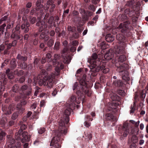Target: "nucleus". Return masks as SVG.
I'll return each mask as SVG.
<instances>
[{"label": "nucleus", "instance_id": "4be33fe9", "mask_svg": "<svg viewBox=\"0 0 148 148\" xmlns=\"http://www.w3.org/2000/svg\"><path fill=\"white\" fill-rule=\"evenodd\" d=\"M116 39L121 41V42L123 41L124 40L123 36L121 34H118L116 36Z\"/></svg>", "mask_w": 148, "mask_h": 148}, {"label": "nucleus", "instance_id": "e433bc0d", "mask_svg": "<svg viewBox=\"0 0 148 148\" xmlns=\"http://www.w3.org/2000/svg\"><path fill=\"white\" fill-rule=\"evenodd\" d=\"M60 44V42H59L57 41L56 42L54 46L55 49L56 50L58 49L59 48Z\"/></svg>", "mask_w": 148, "mask_h": 148}, {"label": "nucleus", "instance_id": "6ab92c4d", "mask_svg": "<svg viewBox=\"0 0 148 148\" xmlns=\"http://www.w3.org/2000/svg\"><path fill=\"white\" fill-rule=\"evenodd\" d=\"M106 119L108 120H112L114 121H116V119L114 116L112 114H107L106 115Z\"/></svg>", "mask_w": 148, "mask_h": 148}, {"label": "nucleus", "instance_id": "1a4fd4ad", "mask_svg": "<svg viewBox=\"0 0 148 148\" xmlns=\"http://www.w3.org/2000/svg\"><path fill=\"white\" fill-rule=\"evenodd\" d=\"M21 90L26 95H31L32 88L30 87H27L26 85H24L21 87Z\"/></svg>", "mask_w": 148, "mask_h": 148}, {"label": "nucleus", "instance_id": "2eb2a0df", "mask_svg": "<svg viewBox=\"0 0 148 148\" xmlns=\"http://www.w3.org/2000/svg\"><path fill=\"white\" fill-rule=\"evenodd\" d=\"M123 85V82L121 80H114L113 83V85L115 86H122Z\"/></svg>", "mask_w": 148, "mask_h": 148}, {"label": "nucleus", "instance_id": "09e8293b", "mask_svg": "<svg viewBox=\"0 0 148 148\" xmlns=\"http://www.w3.org/2000/svg\"><path fill=\"white\" fill-rule=\"evenodd\" d=\"M35 89L36 90L34 92V95L36 96H37L38 93L39 92V90L40 89V88H39L38 87H36Z\"/></svg>", "mask_w": 148, "mask_h": 148}, {"label": "nucleus", "instance_id": "c85d7f7f", "mask_svg": "<svg viewBox=\"0 0 148 148\" xmlns=\"http://www.w3.org/2000/svg\"><path fill=\"white\" fill-rule=\"evenodd\" d=\"M92 58L93 59V60H91L90 61V64H92L91 63L92 62H95V60L97 59V55L95 53H94L92 54Z\"/></svg>", "mask_w": 148, "mask_h": 148}, {"label": "nucleus", "instance_id": "4d7b16f0", "mask_svg": "<svg viewBox=\"0 0 148 148\" xmlns=\"http://www.w3.org/2000/svg\"><path fill=\"white\" fill-rule=\"evenodd\" d=\"M14 23V22H12V25L10 24H8L6 27V28L7 29H10L11 27H12L13 24Z\"/></svg>", "mask_w": 148, "mask_h": 148}, {"label": "nucleus", "instance_id": "6e6d98bb", "mask_svg": "<svg viewBox=\"0 0 148 148\" xmlns=\"http://www.w3.org/2000/svg\"><path fill=\"white\" fill-rule=\"evenodd\" d=\"M6 24L5 23H3L2 25L1 26V27L0 29V31H3V30L4 29V27L6 26Z\"/></svg>", "mask_w": 148, "mask_h": 148}, {"label": "nucleus", "instance_id": "13d9d810", "mask_svg": "<svg viewBox=\"0 0 148 148\" xmlns=\"http://www.w3.org/2000/svg\"><path fill=\"white\" fill-rule=\"evenodd\" d=\"M57 91L55 89L53 92L52 94L53 96H55L57 94Z\"/></svg>", "mask_w": 148, "mask_h": 148}, {"label": "nucleus", "instance_id": "864d4df0", "mask_svg": "<svg viewBox=\"0 0 148 148\" xmlns=\"http://www.w3.org/2000/svg\"><path fill=\"white\" fill-rule=\"evenodd\" d=\"M78 42L76 40L73 41L72 43V45L74 46L78 45Z\"/></svg>", "mask_w": 148, "mask_h": 148}, {"label": "nucleus", "instance_id": "c03bdc74", "mask_svg": "<svg viewBox=\"0 0 148 148\" xmlns=\"http://www.w3.org/2000/svg\"><path fill=\"white\" fill-rule=\"evenodd\" d=\"M7 75L8 78L10 79H12L14 78V75L13 73L11 72L8 73Z\"/></svg>", "mask_w": 148, "mask_h": 148}, {"label": "nucleus", "instance_id": "bb28decb", "mask_svg": "<svg viewBox=\"0 0 148 148\" xmlns=\"http://www.w3.org/2000/svg\"><path fill=\"white\" fill-rule=\"evenodd\" d=\"M79 14L78 12L76 11H74L73 12V15L74 16H75V18L76 19H75V21H77V20H79V17L78 16V15Z\"/></svg>", "mask_w": 148, "mask_h": 148}, {"label": "nucleus", "instance_id": "37998d69", "mask_svg": "<svg viewBox=\"0 0 148 148\" xmlns=\"http://www.w3.org/2000/svg\"><path fill=\"white\" fill-rule=\"evenodd\" d=\"M29 140V139L28 138L27 136H26L23 137L22 140V142L23 143H24L25 141H28Z\"/></svg>", "mask_w": 148, "mask_h": 148}, {"label": "nucleus", "instance_id": "c9c22d12", "mask_svg": "<svg viewBox=\"0 0 148 148\" xmlns=\"http://www.w3.org/2000/svg\"><path fill=\"white\" fill-rule=\"evenodd\" d=\"M18 87L16 85H14L12 89V91L14 92H16L18 90Z\"/></svg>", "mask_w": 148, "mask_h": 148}, {"label": "nucleus", "instance_id": "5701e85b", "mask_svg": "<svg viewBox=\"0 0 148 148\" xmlns=\"http://www.w3.org/2000/svg\"><path fill=\"white\" fill-rule=\"evenodd\" d=\"M5 136V133L1 130H0V140H3Z\"/></svg>", "mask_w": 148, "mask_h": 148}, {"label": "nucleus", "instance_id": "cd10ccee", "mask_svg": "<svg viewBox=\"0 0 148 148\" xmlns=\"http://www.w3.org/2000/svg\"><path fill=\"white\" fill-rule=\"evenodd\" d=\"M18 65L22 69H25L27 66V64L24 62H23V63H19Z\"/></svg>", "mask_w": 148, "mask_h": 148}, {"label": "nucleus", "instance_id": "49530a36", "mask_svg": "<svg viewBox=\"0 0 148 148\" xmlns=\"http://www.w3.org/2000/svg\"><path fill=\"white\" fill-rule=\"evenodd\" d=\"M46 56L47 58H48L49 59L48 61L50 62L51 60V59H50V58L51 57V54L50 53H47L46 54Z\"/></svg>", "mask_w": 148, "mask_h": 148}, {"label": "nucleus", "instance_id": "bf43d9fd", "mask_svg": "<svg viewBox=\"0 0 148 148\" xmlns=\"http://www.w3.org/2000/svg\"><path fill=\"white\" fill-rule=\"evenodd\" d=\"M45 104V102L44 100H42L40 102V107H43Z\"/></svg>", "mask_w": 148, "mask_h": 148}, {"label": "nucleus", "instance_id": "0eeeda50", "mask_svg": "<svg viewBox=\"0 0 148 148\" xmlns=\"http://www.w3.org/2000/svg\"><path fill=\"white\" fill-rule=\"evenodd\" d=\"M21 105L18 104L16 107L17 110L18 111L19 114H22L23 113L25 110V108L23 106V105H25L27 103V102L24 99L21 101Z\"/></svg>", "mask_w": 148, "mask_h": 148}, {"label": "nucleus", "instance_id": "39448f33", "mask_svg": "<svg viewBox=\"0 0 148 148\" xmlns=\"http://www.w3.org/2000/svg\"><path fill=\"white\" fill-rule=\"evenodd\" d=\"M20 28L19 27H16L15 30H13L12 31V34H11L10 37L11 38H14L15 40L12 42V45L13 46H15L16 43V40H18L20 38V36L18 35L20 34V32L19 31Z\"/></svg>", "mask_w": 148, "mask_h": 148}, {"label": "nucleus", "instance_id": "4468645a", "mask_svg": "<svg viewBox=\"0 0 148 148\" xmlns=\"http://www.w3.org/2000/svg\"><path fill=\"white\" fill-rule=\"evenodd\" d=\"M52 63L53 65L57 64V66L55 68V74L56 75H58L60 74V69L59 68V66H58L59 65V63L57 62V60L56 59H54L52 60Z\"/></svg>", "mask_w": 148, "mask_h": 148}, {"label": "nucleus", "instance_id": "9d476101", "mask_svg": "<svg viewBox=\"0 0 148 148\" xmlns=\"http://www.w3.org/2000/svg\"><path fill=\"white\" fill-rule=\"evenodd\" d=\"M113 51L116 55L125 52V48L123 47L115 46L113 49Z\"/></svg>", "mask_w": 148, "mask_h": 148}, {"label": "nucleus", "instance_id": "ea45409f", "mask_svg": "<svg viewBox=\"0 0 148 148\" xmlns=\"http://www.w3.org/2000/svg\"><path fill=\"white\" fill-rule=\"evenodd\" d=\"M8 41H6L5 42L4 44L5 45H7V49H9L11 47V46H12V44L10 43H9L8 44Z\"/></svg>", "mask_w": 148, "mask_h": 148}, {"label": "nucleus", "instance_id": "dca6fc26", "mask_svg": "<svg viewBox=\"0 0 148 148\" xmlns=\"http://www.w3.org/2000/svg\"><path fill=\"white\" fill-rule=\"evenodd\" d=\"M51 3L50 2H47V5L46 6V7L47 9H48L49 8L50 9V12H51L53 11V9H54L55 7V6L54 4H53L51 3Z\"/></svg>", "mask_w": 148, "mask_h": 148}, {"label": "nucleus", "instance_id": "8fccbe9b", "mask_svg": "<svg viewBox=\"0 0 148 148\" xmlns=\"http://www.w3.org/2000/svg\"><path fill=\"white\" fill-rule=\"evenodd\" d=\"M129 133V131L128 130H126L125 131L123 134V136L125 137H126L128 134Z\"/></svg>", "mask_w": 148, "mask_h": 148}, {"label": "nucleus", "instance_id": "a878e982", "mask_svg": "<svg viewBox=\"0 0 148 148\" xmlns=\"http://www.w3.org/2000/svg\"><path fill=\"white\" fill-rule=\"evenodd\" d=\"M93 120V119L90 118V116L88 114L85 115L84 118L85 121H92Z\"/></svg>", "mask_w": 148, "mask_h": 148}, {"label": "nucleus", "instance_id": "0e129e2a", "mask_svg": "<svg viewBox=\"0 0 148 148\" xmlns=\"http://www.w3.org/2000/svg\"><path fill=\"white\" fill-rule=\"evenodd\" d=\"M76 48L74 47H72L70 49L71 51L72 52H74L76 51Z\"/></svg>", "mask_w": 148, "mask_h": 148}, {"label": "nucleus", "instance_id": "72a5a7b5", "mask_svg": "<svg viewBox=\"0 0 148 148\" xmlns=\"http://www.w3.org/2000/svg\"><path fill=\"white\" fill-rule=\"evenodd\" d=\"M111 104L110 106V108L112 109H115L116 107V104L115 102H113L112 103H111Z\"/></svg>", "mask_w": 148, "mask_h": 148}, {"label": "nucleus", "instance_id": "20e7f679", "mask_svg": "<svg viewBox=\"0 0 148 148\" xmlns=\"http://www.w3.org/2000/svg\"><path fill=\"white\" fill-rule=\"evenodd\" d=\"M66 133V132L65 134L62 133L59 129V130L57 131L56 133L57 136L53 138L50 143V145L51 147V148H60L61 145L60 142V137L62 134H65Z\"/></svg>", "mask_w": 148, "mask_h": 148}, {"label": "nucleus", "instance_id": "603ef678", "mask_svg": "<svg viewBox=\"0 0 148 148\" xmlns=\"http://www.w3.org/2000/svg\"><path fill=\"white\" fill-rule=\"evenodd\" d=\"M26 126L25 125L23 124L21 125L20 126L21 129L22 130H25L26 128Z\"/></svg>", "mask_w": 148, "mask_h": 148}, {"label": "nucleus", "instance_id": "aec40b11", "mask_svg": "<svg viewBox=\"0 0 148 148\" xmlns=\"http://www.w3.org/2000/svg\"><path fill=\"white\" fill-rule=\"evenodd\" d=\"M29 24L28 23L26 24V25L25 24H23L21 25V28L22 29H25L24 32L26 33L29 30L28 27H29Z\"/></svg>", "mask_w": 148, "mask_h": 148}, {"label": "nucleus", "instance_id": "6e6552de", "mask_svg": "<svg viewBox=\"0 0 148 148\" xmlns=\"http://www.w3.org/2000/svg\"><path fill=\"white\" fill-rule=\"evenodd\" d=\"M100 62L99 60H97L95 62H94L93 64H91V66L93 70L96 72H98L100 70H102V66H99Z\"/></svg>", "mask_w": 148, "mask_h": 148}, {"label": "nucleus", "instance_id": "2f4dec72", "mask_svg": "<svg viewBox=\"0 0 148 148\" xmlns=\"http://www.w3.org/2000/svg\"><path fill=\"white\" fill-rule=\"evenodd\" d=\"M118 98V96L115 94H113L111 96V98L113 101L117 100Z\"/></svg>", "mask_w": 148, "mask_h": 148}, {"label": "nucleus", "instance_id": "f8f14e48", "mask_svg": "<svg viewBox=\"0 0 148 148\" xmlns=\"http://www.w3.org/2000/svg\"><path fill=\"white\" fill-rule=\"evenodd\" d=\"M36 25L39 26V31L42 32L44 29L47 27V25L43 21H39L36 23Z\"/></svg>", "mask_w": 148, "mask_h": 148}, {"label": "nucleus", "instance_id": "7c9ffc66", "mask_svg": "<svg viewBox=\"0 0 148 148\" xmlns=\"http://www.w3.org/2000/svg\"><path fill=\"white\" fill-rule=\"evenodd\" d=\"M45 131V128L44 127L40 128L38 129V133L39 134H42Z\"/></svg>", "mask_w": 148, "mask_h": 148}, {"label": "nucleus", "instance_id": "a211bd4d", "mask_svg": "<svg viewBox=\"0 0 148 148\" xmlns=\"http://www.w3.org/2000/svg\"><path fill=\"white\" fill-rule=\"evenodd\" d=\"M47 124L48 125H50V126L54 124V118L53 117H52V116L49 117L47 121Z\"/></svg>", "mask_w": 148, "mask_h": 148}, {"label": "nucleus", "instance_id": "9b49d317", "mask_svg": "<svg viewBox=\"0 0 148 148\" xmlns=\"http://www.w3.org/2000/svg\"><path fill=\"white\" fill-rule=\"evenodd\" d=\"M128 25L126 22H124L121 24L119 27L117 28L121 32L124 33L127 29Z\"/></svg>", "mask_w": 148, "mask_h": 148}, {"label": "nucleus", "instance_id": "7ed1b4c3", "mask_svg": "<svg viewBox=\"0 0 148 148\" xmlns=\"http://www.w3.org/2000/svg\"><path fill=\"white\" fill-rule=\"evenodd\" d=\"M55 78V74L52 73L47 77H44L43 79H40L39 81L38 84L40 86L47 85L48 88H50L53 86Z\"/></svg>", "mask_w": 148, "mask_h": 148}, {"label": "nucleus", "instance_id": "58836bf2", "mask_svg": "<svg viewBox=\"0 0 148 148\" xmlns=\"http://www.w3.org/2000/svg\"><path fill=\"white\" fill-rule=\"evenodd\" d=\"M18 114L17 112L14 113L12 115V119L13 120L16 119L18 116Z\"/></svg>", "mask_w": 148, "mask_h": 148}, {"label": "nucleus", "instance_id": "412c9836", "mask_svg": "<svg viewBox=\"0 0 148 148\" xmlns=\"http://www.w3.org/2000/svg\"><path fill=\"white\" fill-rule=\"evenodd\" d=\"M118 59L119 62H122L126 60V57L125 56L122 55L120 56Z\"/></svg>", "mask_w": 148, "mask_h": 148}, {"label": "nucleus", "instance_id": "de8ad7c7", "mask_svg": "<svg viewBox=\"0 0 148 148\" xmlns=\"http://www.w3.org/2000/svg\"><path fill=\"white\" fill-rule=\"evenodd\" d=\"M30 21L31 23L32 24H33L35 22V21H36V18L34 17L32 18H31Z\"/></svg>", "mask_w": 148, "mask_h": 148}, {"label": "nucleus", "instance_id": "b1692460", "mask_svg": "<svg viewBox=\"0 0 148 148\" xmlns=\"http://www.w3.org/2000/svg\"><path fill=\"white\" fill-rule=\"evenodd\" d=\"M131 141L133 143H136L138 142V138L135 136H133L132 138Z\"/></svg>", "mask_w": 148, "mask_h": 148}, {"label": "nucleus", "instance_id": "5fc2aeb1", "mask_svg": "<svg viewBox=\"0 0 148 148\" xmlns=\"http://www.w3.org/2000/svg\"><path fill=\"white\" fill-rule=\"evenodd\" d=\"M86 136L87 137L89 140H90L92 138V135L91 134H87V135L86 134Z\"/></svg>", "mask_w": 148, "mask_h": 148}, {"label": "nucleus", "instance_id": "a18cd8bd", "mask_svg": "<svg viewBox=\"0 0 148 148\" xmlns=\"http://www.w3.org/2000/svg\"><path fill=\"white\" fill-rule=\"evenodd\" d=\"M54 20V18L53 16H51L50 17L48 21V23L49 24H51L52 23L53 21Z\"/></svg>", "mask_w": 148, "mask_h": 148}, {"label": "nucleus", "instance_id": "c756f323", "mask_svg": "<svg viewBox=\"0 0 148 148\" xmlns=\"http://www.w3.org/2000/svg\"><path fill=\"white\" fill-rule=\"evenodd\" d=\"M102 70H103L102 72L104 73H106L110 71L109 69L108 68H105L103 65L102 66Z\"/></svg>", "mask_w": 148, "mask_h": 148}, {"label": "nucleus", "instance_id": "e2e57ef3", "mask_svg": "<svg viewBox=\"0 0 148 148\" xmlns=\"http://www.w3.org/2000/svg\"><path fill=\"white\" fill-rule=\"evenodd\" d=\"M71 62V60L69 59H67L66 60V59H65V60L64 61V63H66L67 64H69L70 62Z\"/></svg>", "mask_w": 148, "mask_h": 148}, {"label": "nucleus", "instance_id": "473e14b6", "mask_svg": "<svg viewBox=\"0 0 148 148\" xmlns=\"http://www.w3.org/2000/svg\"><path fill=\"white\" fill-rule=\"evenodd\" d=\"M88 121H85L84 123V126L88 128L90 127L91 124V123L89 122Z\"/></svg>", "mask_w": 148, "mask_h": 148}, {"label": "nucleus", "instance_id": "052dcab7", "mask_svg": "<svg viewBox=\"0 0 148 148\" xmlns=\"http://www.w3.org/2000/svg\"><path fill=\"white\" fill-rule=\"evenodd\" d=\"M40 36L42 38H45L46 37V34L44 32H42L40 34Z\"/></svg>", "mask_w": 148, "mask_h": 148}, {"label": "nucleus", "instance_id": "f3484780", "mask_svg": "<svg viewBox=\"0 0 148 148\" xmlns=\"http://www.w3.org/2000/svg\"><path fill=\"white\" fill-rule=\"evenodd\" d=\"M106 40L108 42H111L114 40V37L110 34H107L105 37Z\"/></svg>", "mask_w": 148, "mask_h": 148}, {"label": "nucleus", "instance_id": "393cba45", "mask_svg": "<svg viewBox=\"0 0 148 148\" xmlns=\"http://www.w3.org/2000/svg\"><path fill=\"white\" fill-rule=\"evenodd\" d=\"M105 58L107 60H111L112 58V56L110 55V54L109 53L106 54L104 56Z\"/></svg>", "mask_w": 148, "mask_h": 148}, {"label": "nucleus", "instance_id": "f704fd0d", "mask_svg": "<svg viewBox=\"0 0 148 148\" xmlns=\"http://www.w3.org/2000/svg\"><path fill=\"white\" fill-rule=\"evenodd\" d=\"M53 39L50 40L47 43V45L49 47H51L52 46L53 44Z\"/></svg>", "mask_w": 148, "mask_h": 148}, {"label": "nucleus", "instance_id": "680f3d73", "mask_svg": "<svg viewBox=\"0 0 148 148\" xmlns=\"http://www.w3.org/2000/svg\"><path fill=\"white\" fill-rule=\"evenodd\" d=\"M23 71L22 70H21L18 71L17 75L18 76H21L23 75Z\"/></svg>", "mask_w": 148, "mask_h": 148}, {"label": "nucleus", "instance_id": "a19ab883", "mask_svg": "<svg viewBox=\"0 0 148 148\" xmlns=\"http://www.w3.org/2000/svg\"><path fill=\"white\" fill-rule=\"evenodd\" d=\"M47 70L48 71H51L52 68V66L51 65L48 64L46 66Z\"/></svg>", "mask_w": 148, "mask_h": 148}, {"label": "nucleus", "instance_id": "338daca9", "mask_svg": "<svg viewBox=\"0 0 148 148\" xmlns=\"http://www.w3.org/2000/svg\"><path fill=\"white\" fill-rule=\"evenodd\" d=\"M136 145L135 143L132 144L130 146V148H136Z\"/></svg>", "mask_w": 148, "mask_h": 148}, {"label": "nucleus", "instance_id": "423d86ee", "mask_svg": "<svg viewBox=\"0 0 148 148\" xmlns=\"http://www.w3.org/2000/svg\"><path fill=\"white\" fill-rule=\"evenodd\" d=\"M124 64H123L122 66L119 67V69L120 68V69L124 70L121 71L120 73L122 75V77L123 79L126 81H128L130 80V78L128 76L129 73L127 71L125 70V68L124 67Z\"/></svg>", "mask_w": 148, "mask_h": 148}, {"label": "nucleus", "instance_id": "69168bd1", "mask_svg": "<svg viewBox=\"0 0 148 148\" xmlns=\"http://www.w3.org/2000/svg\"><path fill=\"white\" fill-rule=\"evenodd\" d=\"M37 107V105L36 104L34 103L32 104L31 107V108L32 109H35Z\"/></svg>", "mask_w": 148, "mask_h": 148}, {"label": "nucleus", "instance_id": "ddd939ff", "mask_svg": "<svg viewBox=\"0 0 148 148\" xmlns=\"http://www.w3.org/2000/svg\"><path fill=\"white\" fill-rule=\"evenodd\" d=\"M76 97L75 95H72L71 97L70 100L68 102V103L71 107H74L76 102Z\"/></svg>", "mask_w": 148, "mask_h": 148}, {"label": "nucleus", "instance_id": "f03ea898", "mask_svg": "<svg viewBox=\"0 0 148 148\" xmlns=\"http://www.w3.org/2000/svg\"><path fill=\"white\" fill-rule=\"evenodd\" d=\"M83 79H84V81L83 82L81 80L80 81V84H78L77 82L75 83L73 87V90H75L77 94L80 93L83 94L84 92L86 93L87 91V88L86 87V84L85 79L86 78V75H84L83 76Z\"/></svg>", "mask_w": 148, "mask_h": 148}, {"label": "nucleus", "instance_id": "79ce46f5", "mask_svg": "<svg viewBox=\"0 0 148 148\" xmlns=\"http://www.w3.org/2000/svg\"><path fill=\"white\" fill-rule=\"evenodd\" d=\"M119 94L122 96H123L125 95V93L124 91L122 90H119L118 91Z\"/></svg>", "mask_w": 148, "mask_h": 148}, {"label": "nucleus", "instance_id": "4c0bfd02", "mask_svg": "<svg viewBox=\"0 0 148 148\" xmlns=\"http://www.w3.org/2000/svg\"><path fill=\"white\" fill-rule=\"evenodd\" d=\"M36 4V5L38 7L36 8V10H37V11H38L39 10L40 8L41 7L40 1H37Z\"/></svg>", "mask_w": 148, "mask_h": 148}, {"label": "nucleus", "instance_id": "f257e3e1", "mask_svg": "<svg viewBox=\"0 0 148 148\" xmlns=\"http://www.w3.org/2000/svg\"><path fill=\"white\" fill-rule=\"evenodd\" d=\"M74 107H71L69 105L67 106L66 109L65 110L64 114L62 113L61 114H59L60 120L59 122V129L60 130L62 133L65 134L67 131V130L65 127L64 122L67 123L69 121L68 116L70 114L72 109Z\"/></svg>", "mask_w": 148, "mask_h": 148}, {"label": "nucleus", "instance_id": "774afa93", "mask_svg": "<svg viewBox=\"0 0 148 148\" xmlns=\"http://www.w3.org/2000/svg\"><path fill=\"white\" fill-rule=\"evenodd\" d=\"M20 134L18 132L16 133L15 134V138L16 139H18L20 137Z\"/></svg>", "mask_w": 148, "mask_h": 148}, {"label": "nucleus", "instance_id": "3c124183", "mask_svg": "<svg viewBox=\"0 0 148 148\" xmlns=\"http://www.w3.org/2000/svg\"><path fill=\"white\" fill-rule=\"evenodd\" d=\"M7 18V17L6 16H4L0 20V24L2 23V21L6 20Z\"/></svg>", "mask_w": 148, "mask_h": 148}]
</instances>
